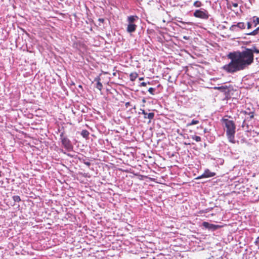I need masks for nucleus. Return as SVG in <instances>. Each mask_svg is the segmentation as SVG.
I'll return each instance as SVG.
<instances>
[{
	"label": "nucleus",
	"mask_w": 259,
	"mask_h": 259,
	"mask_svg": "<svg viewBox=\"0 0 259 259\" xmlns=\"http://www.w3.org/2000/svg\"><path fill=\"white\" fill-rule=\"evenodd\" d=\"M253 53L259 54V49L253 47L252 49L245 48L241 52L230 53L228 57L231 61L223 68L226 71L231 73L243 70L253 62Z\"/></svg>",
	"instance_id": "f257e3e1"
},
{
	"label": "nucleus",
	"mask_w": 259,
	"mask_h": 259,
	"mask_svg": "<svg viewBox=\"0 0 259 259\" xmlns=\"http://www.w3.org/2000/svg\"><path fill=\"white\" fill-rule=\"evenodd\" d=\"M222 121L225 125L226 128V135L230 142L234 144L235 141V134L236 125L233 120H229L225 117L222 119Z\"/></svg>",
	"instance_id": "f03ea898"
},
{
	"label": "nucleus",
	"mask_w": 259,
	"mask_h": 259,
	"mask_svg": "<svg viewBox=\"0 0 259 259\" xmlns=\"http://www.w3.org/2000/svg\"><path fill=\"white\" fill-rule=\"evenodd\" d=\"M64 134L65 133L63 131L60 135L62 144L66 150L68 151H71L72 150L73 147L71 141L67 138V137L64 136Z\"/></svg>",
	"instance_id": "7ed1b4c3"
},
{
	"label": "nucleus",
	"mask_w": 259,
	"mask_h": 259,
	"mask_svg": "<svg viewBox=\"0 0 259 259\" xmlns=\"http://www.w3.org/2000/svg\"><path fill=\"white\" fill-rule=\"evenodd\" d=\"M137 16H130L127 18L128 25L126 30L129 33H132L135 31L137 28V25L134 23L135 21L138 19Z\"/></svg>",
	"instance_id": "20e7f679"
},
{
	"label": "nucleus",
	"mask_w": 259,
	"mask_h": 259,
	"mask_svg": "<svg viewBox=\"0 0 259 259\" xmlns=\"http://www.w3.org/2000/svg\"><path fill=\"white\" fill-rule=\"evenodd\" d=\"M209 14L207 10L203 9L197 10L194 13V16L202 19H207L209 18Z\"/></svg>",
	"instance_id": "39448f33"
},
{
	"label": "nucleus",
	"mask_w": 259,
	"mask_h": 259,
	"mask_svg": "<svg viewBox=\"0 0 259 259\" xmlns=\"http://www.w3.org/2000/svg\"><path fill=\"white\" fill-rule=\"evenodd\" d=\"M202 226L205 228H207L212 231L216 230L221 227L220 225L209 224L207 222H203L202 223Z\"/></svg>",
	"instance_id": "423d86ee"
},
{
	"label": "nucleus",
	"mask_w": 259,
	"mask_h": 259,
	"mask_svg": "<svg viewBox=\"0 0 259 259\" xmlns=\"http://www.w3.org/2000/svg\"><path fill=\"white\" fill-rule=\"evenodd\" d=\"M215 175V172H211L208 169H206L205 170L204 172L201 176L198 177L196 179H200L203 178H209L213 177Z\"/></svg>",
	"instance_id": "0eeeda50"
},
{
	"label": "nucleus",
	"mask_w": 259,
	"mask_h": 259,
	"mask_svg": "<svg viewBox=\"0 0 259 259\" xmlns=\"http://www.w3.org/2000/svg\"><path fill=\"white\" fill-rule=\"evenodd\" d=\"M237 27L240 29H244L245 28V25L243 22H239L236 25H232L230 29L232 31H236Z\"/></svg>",
	"instance_id": "6e6552de"
},
{
	"label": "nucleus",
	"mask_w": 259,
	"mask_h": 259,
	"mask_svg": "<svg viewBox=\"0 0 259 259\" xmlns=\"http://www.w3.org/2000/svg\"><path fill=\"white\" fill-rule=\"evenodd\" d=\"M140 111H141V113L144 115V118L149 119V122H150L151 120L154 117L155 114L153 112L147 113L144 109H140Z\"/></svg>",
	"instance_id": "1a4fd4ad"
},
{
	"label": "nucleus",
	"mask_w": 259,
	"mask_h": 259,
	"mask_svg": "<svg viewBox=\"0 0 259 259\" xmlns=\"http://www.w3.org/2000/svg\"><path fill=\"white\" fill-rule=\"evenodd\" d=\"M95 81L97 82L96 88L98 89L99 91H101L103 85L101 82H100L101 79L100 77H96L94 79Z\"/></svg>",
	"instance_id": "9d476101"
},
{
	"label": "nucleus",
	"mask_w": 259,
	"mask_h": 259,
	"mask_svg": "<svg viewBox=\"0 0 259 259\" xmlns=\"http://www.w3.org/2000/svg\"><path fill=\"white\" fill-rule=\"evenodd\" d=\"M138 74L137 72H132L130 74V80L132 81H134L136 80V79L138 77Z\"/></svg>",
	"instance_id": "9b49d317"
},
{
	"label": "nucleus",
	"mask_w": 259,
	"mask_h": 259,
	"mask_svg": "<svg viewBox=\"0 0 259 259\" xmlns=\"http://www.w3.org/2000/svg\"><path fill=\"white\" fill-rule=\"evenodd\" d=\"M228 87L227 85L225 86H221V87H215L213 88V89L219 90L222 92H225L226 90L228 89Z\"/></svg>",
	"instance_id": "f8f14e48"
},
{
	"label": "nucleus",
	"mask_w": 259,
	"mask_h": 259,
	"mask_svg": "<svg viewBox=\"0 0 259 259\" xmlns=\"http://www.w3.org/2000/svg\"><path fill=\"white\" fill-rule=\"evenodd\" d=\"M89 134V132L86 130H83L81 132V135L85 139H88Z\"/></svg>",
	"instance_id": "ddd939ff"
},
{
	"label": "nucleus",
	"mask_w": 259,
	"mask_h": 259,
	"mask_svg": "<svg viewBox=\"0 0 259 259\" xmlns=\"http://www.w3.org/2000/svg\"><path fill=\"white\" fill-rule=\"evenodd\" d=\"M228 8H231L232 7L234 8H237L238 5L237 3H234L233 2H230L228 3Z\"/></svg>",
	"instance_id": "4468645a"
},
{
	"label": "nucleus",
	"mask_w": 259,
	"mask_h": 259,
	"mask_svg": "<svg viewBox=\"0 0 259 259\" xmlns=\"http://www.w3.org/2000/svg\"><path fill=\"white\" fill-rule=\"evenodd\" d=\"M252 22L254 24V26L259 24V17L253 16L252 17Z\"/></svg>",
	"instance_id": "2eb2a0df"
},
{
	"label": "nucleus",
	"mask_w": 259,
	"mask_h": 259,
	"mask_svg": "<svg viewBox=\"0 0 259 259\" xmlns=\"http://www.w3.org/2000/svg\"><path fill=\"white\" fill-rule=\"evenodd\" d=\"M191 138L193 140H195L196 142H200L201 141V137L199 136H196V135L192 136Z\"/></svg>",
	"instance_id": "dca6fc26"
},
{
	"label": "nucleus",
	"mask_w": 259,
	"mask_h": 259,
	"mask_svg": "<svg viewBox=\"0 0 259 259\" xmlns=\"http://www.w3.org/2000/svg\"><path fill=\"white\" fill-rule=\"evenodd\" d=\"M202 5V3L200 1H197L193 4V6L195 7L199 8Z\"/></svg>",
	"instance_id": "f3484780"
},
{
	"label": "nucleus",
	"mask_w": 259,
	"mask_h": 259,
	"mask_svg": "<svg viewBox=\"0 0 259 259\" xmlns=\"http://www.w3.org/2000/svg\"><path fill=\"white\" fill-rule=\"evenodd\" d=\"M199 123V120H195V119H193L190 123H188L187 125L188 126H191V125H194V124H198Z\"/></svg>",
	"instance_id": "a211bd4d"
},
{
	"label": "nucleus",
	"mask_w": 259,
	"mask_h": 259,
	"mask_svg": "<svg viewBox=\"0 0 259 259\" xmlns=\"http://www.w3.org/2000/svg\"><path fill=\"white\" fill-rule=\"evenodd\" d=\"M13 199L15 202H20L21 201V198L19 196L15 195L13 197Z\"/></svg>",
	"instance_id": "6ab92c4d"
},
{
	"label": "nucleus",
	"mask_w": 259,
	"mask_h": 259,
	"mask_svg": "<svg viewBox=\"0 0 259 259\" xmlns=\"http://www.w3.org/2000/svg\"><path fill=\"white\" fill-rule=\"evenodd\" d=\"M258 33L257 30L255 29L253 31H251L250 33H247L248 35H255Z\"/></svg>",
	"instance_id": "aec40b11"
},
{
	"label": "nucleus",
	"mask_w": 259,
	"mask_h": 259,
	"mask_svg": "<svg viewBox=\"0 0 259 259\" xmlns=\"http://www.w3.org/2000/svg\"><path fill=\"white\" fill-rule=\"evenodd\" d=\"M155 89L153 88H150L148 90L149 93L152 95H154Z\"/></svg>",
	"instance_id": "412c9836"
},
{
	"label": "nucleus",
	"mask_w": 259,
	"mask_h": 259,
	"mask_svg": "<svg viewBox=\"0 0 259 259\" xmlns=\"http://www.w3.org/2000/svg\"><path fill=\"white\" fill-rule=\"evenodd\" d=\"M147 85V83L145 82H142L140 84V86L141 87H146Z\"/></svg>",
	"instance_id": "4be33fe9"
},
{
	"label": "nucleus",
	"mask_w": 259,
	"mask_h": 259,
	"mask_svg": "<svg viewBox=\"0 0 259 259\" xmlns=\"http://www.w3.org/2000/svg\"><path fill=\"white\" fill-rule=\"evenodd\" d=\"M98 21L100 22V23H103L104 22V19L103 18H99L98 19Z\"/></svg>",
	"instance_id": "5701e85b"
},
{
	"label": "nucleus",
	"mask_w": 259,
	"mask_h": 259,
	"mask_svg": "<svg viewBox=\"0 0 259 259\" xmlns=\"http://www.w3.org/2000/svg\"><path fill=\"white\" fill-rule=\"evenodd\" d=\"M247 29H250L251 28V24L250 22H248L247 24Z\"/></svg>",
	"instance_id": "b1692460"
},
{
	"label": "nucleus",
	"mask_w": 259,
	"mask_h": 259,
	"mask_svg": "<svg viewBox=\"0 0 259 259\" xmlns=\"http://www.w3.org/2000/svg\"><path fill=\"white\" fill-rule=\"evenodd\" d=\"M84 163L89 167L91 165V162L90 161L84 162Z\"/></svg>",
	"instance_id": "393cba45"
},
{
	"label": "nucleus",
	"mask_w": 259,
	"mask_h": 259,
	"mask_svg": "<svg viewBox=\"0 0 259 259\" xmlns=\"http://www.w3.org/2000/svg\"><path fill=\"white\" fill-rule=\"evenodd\" d=\"M183 38L184 39H186V40H188V39H189V37L187 36H184L183 37Z\"/></svg>",
	"instance_id": "a878e982"
},
{
	"label": "nucleus",
	"mask_w": 259,
	"mask_h": 259,
	"mask_svg": "<svg viewBox=\"0 0 259 259\" xmlns=\"http://www.w3.org/2000/svg\"><path fill=\"white\" fill-rule=\"evenodd\" d=\"M131 105V103L130 102H126L125 103V106L126 107H128V106H130Z\"/></svg>",
	"instance_id": "bb28decb"
},
{
	"label": "nucleus",
	"mask_w": 259,
	"mask_h": 259,
	"mask_svg": "<svg viewBox=\"0 0 259 259\" xmlns=\"http://www.w3.org/2000/svg\"><path fill=\"white\" fill-rule=\"evenodd\" d=\"M80 160L84 163V162H86L87 161L84 159H79Z\"/></svg>",
	"instance_id": "cd10ccee"
},
{
	"label": "nucleus",
	"mask_w": 259,
	"mask_h": 259,
	"mask_svg": "<svg viewBox=\"0 0 259 259\" xmlns=\"http://www.w3.org/2000/svg\"><path fill=\"white\" fill-rule=\"evenodd\" d=\"M184 144L186 145H190L191 144L190 143H186V142H184Z\"/></svg>",
	"instance_id": "c85d7f7f"
},
{
	"label": "nucleus",
	"mask_w": 259,
	"mask_h": 259,
	"mask_svg": "<svg viewBox=\"0 0 259 259\" xmlns=\"http://www.w3.org/2000/svg\"><path fill=\"white\" fill-rule=\"evenodd\" d=\"M253 132H254V133H255V134H256V135L257 136H258V135H259V133H258V132H254V131H253Z\"/></svg>",
	"instance_id": "c756f323"
},
{
	"label": "nucleus",
	"mask_w": 259,
	"mask_h": 259,
	"mask_svg": "<svg viewBox=\"0 0 259 259\" xmlns=\"http://www.w3.org/2000/svg\"><path fill=\"white\" fill-rule=\"evenodd\" d=\"M144 79V78L143 77H140L139 78V80H143Z\"/></svg>",
	"instance_id": "7c9ffc66"
},
{
	"label": "nucleus",
	"mask_w": 259,
	"mask_h": 259,
	"mask_svg": "<svg viewBox=\"0 0 259 259\" xmlns=\"http://www.w3.org/2000/svg\"><path fill=\"white\" fill-rule=\"evenodd\" d=\"M78 87H79V88L82 89V85H78Z\"/></svg>",
	"instance_id": "2f4dec72"
},
{
	"label": "nucleus",
	"mask_w": 259,
	"mask_h": 259,
	"mask_svg": "<svg viewBox=\"0 0 259 259\" xmlns=\"http://www.w3.org/2000/svg\"><path fill=\"white\" fill-rule=\"evenodd\" d=\"M256 30H257V31L258 32V30H259V27H257L256 29H255Z\"/></svg>",
	"instance_id": "473e14b6"
},
{
	"label": "nucleus",
	"mask_w": 259,
	"mask_h": 259,
	"mask_svg": "<svg viewBox=\"0 0 259 259\" xmlns=\"http://www.w3.org/2000/svg\"><path fill=\"white\" fill-rule=\"evenodd\" d=\"M251 118L253 117V115H252L251 116Z\"/></svg>",
	"instance_id": "72a5a7b5"
}]
</instances>
